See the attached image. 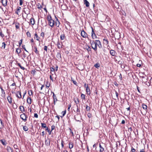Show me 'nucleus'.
<instances>
[{
  "label": "nucleus",
  "instance_id": "nucleus-1",
  "mask_svg": "<svg viewBox=\"0 0 152 152\" xmlns=\"http://www.w3.org/2000/svg\"><path fill=\"white\" fill-rule=\"evenodd\" d=\"M47 20L48 21V24L51 27H53L55 25V21L53 20L50 15L47 16Z\"/></svg>",
  "mask_w": 152,
  "mask_h": 152
},
{
  "label": "nucleus",
  "instance_id": "nucleus-2",
  "mask_svg": "<svg viewBox=\"0 0 152 152\" xmlns=\"http://www.w3.org/2000/svg\"><path fill=\"white\" fill-rule=\"evenodd\" d=\"M95 44H94V47H93V49L95 51L97 50V46L101 48H102V45L100 41L99 40H96L95 41Z\"/></svg>",
  "mask_w": 152,
  "mask_h": 152
},
{
  "label": "nucleus",
  "instance_id": "nucleus-3",
  "mask_svg": "<svg viewBox=\"0 0 152 152\" xmlns=\"http://www.w3.org/2000/svg\"><path fill=\"white\" fill-rule=\"evenodd\" d=\"M20 117L23 121L25 122L26 121L27 118L28 117L25 113H23V114L20 115Z\"/></svg>",
  "mask_w": 152,
  "mask_h": 152
},
{
  "label": "nucleus",
  "instance_id": "nucleus-4",
  "mask_svg": "<svg viewBox=\"0 0 152 152\" xmlns=\"http://www.w3.org/2000/svg\"><path fill=\"white\" fill-rule=\"evenodd\" d=\"M81 35L83 38H88V34L84 30L81 31Z\"/></svg>",
  "mask_w": 152,
  "mask_h": 152
},
{
  "label": "nucleus",
  "instance_id": "nucleus-5",
  "mask_svg": "<svg viewBox=\"0 0 152 152\" xmlns=\"http://www.w3.org/2000/svg\"><path fill=\"white\" fill-rule=\"evenodd\" d=\"M55 17L56 18V20L55 21V23L56 26L57 27H59L60 23L59 21L58 20V18L56 16H55Z\"/></svg>",
  "mask_w": 152,
  "mask_h": 152
},
{
  "label": "nucleus",
  "instance_id": "nucleus-6",
  "mask_svg": "<svg viewBox=\"0 0 152 152\" xmlns=\"http://www.w3.org/2000/svg\"><path fill=\"white\" fill-rule=\"evenodd\" d=\"M91 37L92 39H94L97 38V36L94 32L93 28H92Z\"/></svg>",
  "mask_w": 152,
  "mask_h": 152
},
{
  "label": "nucleus",
  "instance_id": "nucleus-7",
  "mask_svg": "<svg viewBox=\"0 0 152 152\" xmlns=\"http://www.w3.org/2000/svg\"><path fill=\"white\" fill-rule=\"evenodd\" d=\"M7 0H1V2L4 7L7 6Z\"/></svg>",
  "mask_w": 152,
  "mask_h": 152
},
{
  "label": "nucleus",
  "instance_id": "nucleus-8",
  "mask_svg": "<svg viewBox=\"0 0 152 152\" xmlns=\"http://www.w3.org/2000/svg\"><path fill=\"white\" fill-rule=\"evenodd\" d=\"M24 9L26 10H24L23 12L25 14L27 15L30 14L29 9L28 8H24Z\"/></svg>",
  "mask_w": 152,
  "mask_h": 152
},
{
  "label": "nucleus",
  "instance_id": "nucleus-9",
  "mask_svg": "<svg viewBox=\"0 0 152 152\" xmlns=\"http://www.w3.org/2000/svg\"><path fill=\"white\" fill-rule=\"evenodd\" d=\"M16 95L17 97H18L19 98H21L22 97L21 95V93L20 91H18L17 92L16 94Z\"/></svg>",
  "mask_w": 152,
  "mask_h": 152
},
{
  "label": "nucleus",
  "instance_id": "nucleus-10",
  "mask_svg": "<svg viewBox=\"0 0 152 152\" xmlns=\"http://www.w3.org/2000/svg\"><path fill=\"white\" fill-rule=\"evenodd\" d=\"M86 91L87 94L90 95L91 93L90 90L89 88L88 87V84H87Z\"/></svg>",
  "mask_w": 152,
  "mask_h": 152
},
{
  "label": "nucleus",
  "instance_id": "nucleus-11",
  "mask_svg": "<svg viewBox=\"0 0 152 152\" xmlns=\"http://www.w3.org/2000/svg\"><path fill=\"white\" fill-rule=\"evenodd\" d=\"M84 3L87 7H89V3L87 0H84Z\"/></svg>",
  "mask_w": 152,
  "mask_h": 152
},
{
  "label": "nucleus",
  "instance_id": "nucleus-12",
  "mask_svg": "<svg viewBox=\"0 0 152 152\" xmlns=\"http://www.w3.org/2000/svg\"><path fill=\"white\" fill-rule=\"evenodd\" d=\"M103 42L104 44L107 45L109 43V41L107 38H104L103 39Z\"/></svg>",
  "mask_w": 152,
  "mask_h": 152
},
{
  "label": "nucleus",
  "instance_id": "nucleus-13",
  "mask_svg": "<svg viewBox=\"0 0 152 152\" xmlns=\"http://www.w3.org/2000/svg\"><path fill=\"white\" fill-rule=\"evenodd\" d=\"M90 42L91 44V47L93 49V47H94V44H95V41L94 40H90Z\"/></svg>",
  "mask_w": 152,
  "mask_h": 152
},
{
  "label": "nucleus",
  "instance_id": "nucleus-14",
  "mask_svg": "<svg viewBox=\"0 0 152 152\" xmlns=\"http://www.w3.org/2000/svg\"><path fill=\"white\" fill-rule=\"evenodd\" d=\"M30 23L32 25H33L35 23V20L34 18H31L30 19Z\"/></svg>",
  "mask_w": 152,
  "mask_h": 152
},
{
  "label": "nucleus",
  "instance_id": "nucleus-15",
  "mask_svg": "<svg viewBox=\"0 0 152 152\" xmlns=\"http://www.w3.org/2000/svg\"><path fill=\"white\" fill-rule=\"evenodd\" d=\"M99 147L100 148L99 151L100 152H103L104 151V148L101 145V144L99 143Z\"/></svg>",
  "mask_w": 152,
  "mask_h": 152
},
{
  "label": "nucleus",
  "instance_id": "nucleus-16",
  "mask_svg": "<svg viewBox=\"0 0 152 152\" xmlns=\"http://www.w3.org/2000/svg\"><path fill=\"white\" fill-rule=\"evenodd\" d=\"M27 103L29 104H31V97H28L27 99Z\"/></svg>",
  "mask_w": 152,
  "mask_h": 152
},
{
  "label": "nucleus",
  "instance_id": "nucleus-17",
  "mask_svg": "<svg viewBox=\"0 0 152 152\" xmlns=\"http://www.w3.org/2000/svg\"><path fill=\"white\" fill-rule=\"evenodd\" d=\"M69 149H72V148H73V143L71 142H70L69 143Z\"/></svg>",
  "mask_w": 152,
  "mask_h": 152
},
{
  "label": "nucleus",
  "instance_id": "nucleus-18",
  "mask_svg": "<svg viewBox=\"0 0 152 152\" xmlns=\"http://www.w3.org/2000/svg\"><path fill=\"white\" fill-rule=\"evenodd\" d=\"M45 144L47 146H49L50 145V140L48 139L45 141Z\"/></svg>",
  "mask_w": 152,
  "mask_h": 152
},
{
  "label": "nucleus",
  "instance_id": "nucleus-19",
  "mask_svg": "<svg viewBox=\"0 0 152 152\" xmlns=\"http://www.w3.org/2000/svg\"><path fill=\"white\" fill-rule=\"evenodd\" d=\"M115 51L113 50H111L110 51V53L112 56H115Z\"/></svg>",
  "mask_w": 152,
  "mask_h": 152
},
{
  "label": "nucleus",
  "instance_id": "nucleus-20",
  "mask_svg": "<svg viewBox=\"0 0 152 152\" xmlns=\"http://www.w3.org/2000/svg\"><path fill=\"white\" fill-rule=\"evenodd\" d=\"M56 57L58 59H61V55L60 52L57 53L56 55Z\"/></svg>",
  "mask_w": 152,
  "mask_h": 152
},
{
  "label": "nucleus",
  "instance_id": "nucleus-21",
  "mask_svg": "<svg viewBox=\"0 0 152 152\" xmlns=\"http://www.w3.org/2000/svg\"><path fill=\"white\" fill-rule=\"evenodd\" d=\"M142 108L144 110H146L147 108V106L146 104H145L144 103H142Z\"/></svg>",
  "mask_w": 152,
  "mask_h": 152
},
{
  "label": "nucleus",
  "instance_id": "nucleus-22",
  "mask_svg": "<svg viewBox=\"0 0 152 152\" xmlns=\"http://www.w3.org/2000/svg\"><path fill=\"white\" fill-rule=\"evenodd\" d=\"M20 110L22 112L25 111V109L24 107L23 106H20L19 107Z\"/></svg>",
  "mask_w": 152,
  "mask_h": 152
},
{
  "label": "nucleus",
  "instance_id": "nucleus-23",
  "mask_svg": "<svg viewBox=\"0 0 152 152\" xmlns=\"http://www.w3.org/2000/svg\"><path fill=\"white\" fill-rule=\"evenodd\" d=\"M21 8L20 7H18L17 10L15 12L16 14L18 15V13L20 12V10L21 9Z\"/></svg>",
  "mask_w": 152,
  "mask_h": 152
},
{
  "label": "nucleus",
  "instance_id": "nucleus-24",
  "mask_svg": "<svg viewBox=\"0 0 152 152\" xmlns=\"http://www.w3.org/2000/svg\"><path fill=\"white\" fill-rule=\"evenodd\" d=\"M78 116H77L76 115L74 116V118L75 120L77 121H80V118L77 117Z\"/></svg>",
  "mask_w": 152,
  "mask_h": 152
},
{
  "label": "nucleus",
  "instance_id": "nucleus-25",
  "mask_svg": "<svg viewBox=\"0 0 152 152\" xmlns=\"http://www.w3.org/2000/svg\"><path fill=\"white\" fill-rule=\"evenodd\" d=\"M7 150L8 152H12V149L10 146H7Z\"/></svg>",
  "mask_w": 152,
  "mask_h": 152
},
{
  "label": "nucleus",
  "instance_id": "nucleus-26",
  "mask_svg": "<svg viewBox=\"0 0 152 152\" xmlns=\"http://www.w3.org/2000/svg\"><path fill=\"white\" fill-rule=\"evenodd\" d=\"M12 97L9 96L7 97V100L10 103H12Z\"/></svg>",
  "mask_w": 152,
  "mask_h": 152
},
{
  "label": "nucleus",
  "instance_id": "nucleus-27",
  "mask_svg": "<svg viewBox=\"0 0 152 152\" xmlns=\"http://www.w3.org/2000/svg\"><path fill=\"white\" fill-rule=\"evenodd\" d=\"M4 127V124L0 119V129H2Z\"/></svg>",
  "mask_w": 152,
  "mask_h": 152
},
{
  "label": "nucleus",
  "instance_id": "nucleus-28",
  "mask_svg": "<svg viewBox=\"0 0 152 152\" xmlns=\"http://www.w3.org/2000/svg\"><path fill=\"white\" fill-rule=\"evenodd\" d=\"M77 109L76 110L77 116H79V114H80V111L78 108V106L77 105Z\"/></svg>",
  "mask_w": 152,
  "mask_h": 152
},
{
  "label": "nucleus",
  "instance_id": "nucleus-29",
  "mask_svg": "<svg viewBox=\"0 0 152 152\" xmlns=\"http://www.w3.org/2000/svg\"><path fill=\"white\" fill-rule=\"evenodd\" d=\"M41 127H42V128H48V127H47L46 126V124H45V123H41Z\"/></svg>",
  "mask_w": 152,
  "mask_h": 152
},
{
  "label": "nucleus",
  "instance_id": "nucleus-30",
  "mask_svg": "<svg viewBox=\"0 0 152 152\" xmlns=\"http://www.w3.org/2000/svg\"><path fill=\"white\" fill-rule=\"evenodd\" d=\"M34 36V38H36L37 40L39 41V37H38L37 33L35 34Z\"/></svg>",
  "mask_w": 152,
  "mask_h": 152
},
{
  "label": "nucleus",
  "instance_id": "nucleus-31",
  "mask_svg": "<svg viewBox=\"0 0 152 152\" xmlns=\"http://www.w3.org/2000/svg\"><path fill=\"white\" fill-rule=\"evenodd\" d=\"M57 46L58 48L59 49L62 48L61 45V44L60 43L58 42H57Z\"/></svg>",
  "mask_w": 152,
  "mask_h": 152
},
{
  "label": "nucleus",
  "instance_id": "nucleus-32",
  "mask_svg": "<svg viewBox=\"0 0 152 152\" xmlns=\"http://www.w3.org/2000/svg\"><path fill=\"white\" fill-rule=\"evenodd\" d=\"M94 66L97 69H98L100 67V64L99 63H97L94 65Z\"/></svg>",
  "mask_w": 152,
  "mask_h": 152
},
{
  "label": "nucleus",
  "instance_id": "nucleus-33",
  "mask_svg": "<svg viewBox=\"0 0 152 152\" xmlns=\"http://www.w3.org/2000/svg\"><path fill=\"white\" fill-rule=\"evenodd\" d=\"M60 38L61 40H64L65 38V35L64 34H61L60 36Z\"/></svg>",
  "mask_w": 152,
  "mask_h": 152
},
{
  "label": "nucleus",
  "instance_id": "nucleus-34",
  "mask_svg": "<svg viewBox=\"0 0 152 152\" xmlns=\"http://www.w3.org/2000/svg\"><path fill=\"white\" fill-rule=\"evenodd\" d=\"M17 65L19 66L20 68L22 69V70H24L25 69V68H24V67H23L21 65V64L19 63H18L17 64Z\"/></svg>",
  "mask_w": 152,
  "mask_h": 152
},
{
  "label": "nucleus",
  "instance_id": "nucleus-35",
  "mask_svg": "<svg viewBox=\"0 0 152 152\" xmlns=\"http://www.w3.org/2000/svg\"><path fill=\"white\" fill-rule=\"evenodd\" d=\"M45 130L47 131L48 132L49 135H50L51 134L52 131H50V129H49L48 127L45 129Z\"/></svg>",
  "mask_w": 152,
  "mask_h": 152
},
{
  "label": "nucleus",
  "instance_id": "nucleus-36",
  "mask_svg": "<svg viewBox=\"0 0 152 152\" xmlns=\"http://www.w3.org/2000/svg\"><path fill=\"white\" fill-rule=\"evenodd\" d=\"M21 50L19 48L16 49V52L18 54H19L21 52Z\"/></svg>",
  "mask_w": 152,
  "mask_h": 152
},
{
  "label": "nucleus",
  "instance_id": "nucleus-37",
  "mask_svg": "<svg viewBox=\"0 0 152 152\" xmlns=\"http://www.w3.org/2000/svg\"><path fill=\"white\" fill-rule=\"evenodd\" d=\"M34 48V49L35 50H34V51L35 52L37 53V54H38L39 53V51L37 50V48L36 47V46H35Z\"/></svg>",
  "mask_w": 152,
  "mask_h": 152
},
{
  "label": "nucleus",
  "instance_id": "nucleus-38",
  "mask_svg": "<svg viewBox=\"0 0 152 152\" xmlns=\"http://www.w3.org/2000/svg\"><path fill=\"white\" fill-rule=\"evenodd\" d=\"M37 8L40 10L42 8V6L39 3H38L37 5Z\"/></svg>",
  "mask_w": 152,
  "mask_h": 152
},
{
  "label": "nucleus",
  "instance_id": "nucleus-39",
  "mask_svg": "<svg viewBox=\"0 0 152 152\" xmlns=\"http://www.w3.org/2000/svg\"><path fill=\"white\" fill-rule=\"evenodd\" d=\"M23 130L25 131H27L28 130V128L26 126H23Z\"/></svg>",
  "mask_w": 152,
  "mask_h": 152
},
{
  "label": "nucleus",
  "instance_id": "nucleus-40",
  "mask_svg": "<svg viewBox=\"0 0 152 152\" xmlns=\"http://www.w3.org/2000/svg\"><path fill=\"white\" fill-rule=\"evenodd\" d=\"M50 86V83H48V82L47 81L46 82V84L45 86L46 88H49V87Z\"/></svg>",
  "mask_w": 152,
  "mask_h": 152
},
{
  "label": "nucleus",
  "instance_id": "nucleus-41",
  "mask_svg": "<svg viewBox=\"0 0 152 152\" xmlns=\"http://www.w3.org/2000/svg\"><path fill=\"white\" fill-rule=\"evenodd\" d=\"M28 94L30 96H31L32 95V91L31 90H29L28 91Z\"/></svg>",
  "mask_w": 152,
  "mask_h": 152
},
{
  "label": "nucleus",
  "instance_id": "nucleus-42",
  "mask_svg": "<svg viewBox=\"0 0 152 152\" xmlns=\"http://www.w3.org/2000/svg\"><path fill=\"white\" fill-rule=\"evenodd\" d=\"M0 142H1V143H2V144L5 145H6V144L5 143V140H0Z\"/></svg>",
  "mask_w": 152,
  "mask_h": 152
},
{
  "label": "nucleus",
  "instance_id": "nucleus-43",
  "mask_svg": "<svg viewBox=\"0 0 152 152\" xmlns=\"http://www.w3.org/2000/svg\"><path fill=\"white\" fill-rule=\"evenodd\" d=\"M6 46V44L4 42H3L2 43V46L1 47V48H3L4 49L5 48V47Z\"/></svg>",
  "mask_w": 152,
  "mask_h": 152
},
{
  "label": "nucleus",
  "instance_id": "nucleus-44",
  "mask_svg": "<svg viewBox=\"0 0 152 152\" xmlns=\"http://www.w3.org/2000/svg\"><path fill=\"white\" fill-rule=\"evenodd\" d=\"M53 98L54 100H56V101H57V99L56 98V96L55 95L54 93H53Z\"/></svg>",
  "mask_w": 152,
  "mask_h": 152
},
{
  "label": "nucleus",
  "instance_id": "nucleus-45",
  "mask_svg": "<svg viewBox=\"0 0 152 152\" xmlns=\"http://www.w3.org/2000/svg\"><path fill=\"white\" fill-rule=\"evenodd\" d=\"M86 49L89 52L91 51V48L89 46L87 47L86 48Z\"/></svg>",
  "mask_w": 152,
  "mask_h": 152
},
{
  "label": "nucleus",
  "instance_id": "nucleus-46",
  "mask_svg": "<svg viewBox=\"0 0 152 152\" xmlns=\"http://www.w3.org/2000/svg\"><path fill=\"white\" fill-rule=\"evenodd\" d=\"M26 34L28 37H31V34L30 32L29 31H28L26 33Z\"/></svg>",
  "mask_w": 152,
  "mask_h": 152
},
{
  "label": "nucleus",
  "instance_id": "nucleus-47",
  "mask_svg": "<svg viewBox=\"0 0 152 152\" xmlns=\"http://www.w3.org/2000/svg\"><path fill=\"white\" fill-rule=\"evenodd\" d=\"M85 95L83 94H81V97L82 99H83L84 100L85 99Z\"/></svg>",
  "mask_w": 152,
  "mask_h": 152
},
{
  "label": "nucleus",
  "instance_id": "nucleus-48",
  "mask_svg": "<svg viewBox=\"0 0 152 152\" xmlns=\"http://www.w3.org/2000/svg\"><path fill=\"white\" fill-rule=\"evenodd\" d=\"M87 116L89 118H91L92 117V115L90 113H88L87 114Z\"/></svg>",
  "mask_w": 152,
  "mask_h": 152
},
{
  "label": "nucleus",
  "instance_id": "nucleus-49",
  "mask_svg": "<svg viewBox=\"0 0 152 152\" xmlns=\"http://www.w3.org/2000/svg\"><path fill=\"white\" fill-rule=\"evenodd\" d=\"M86 108V109L87 111H90V107L89 106H88V105H87Z\"/></svg>",
  "mask_w": 152,
  "mask_h": 152
},
{
  "label": "nucleus",
  "instance_id": "nucleus-50",
  "mask_svg": "<svg viewBox=\"0 0 152 152\" xmlns=\"http://www.w3.org/2000/svg\"><path fill=\"white\" fill-rule=\"evenodd\" d=\"M19 23H17L16 24L15 27L16 28L18 29V28H19Z\"/></svg>",
  "mask_w": 152,
  "mask_h": 152
},
{
  "label": "nucleus",
  "instance_id": "nucleus-51",
  "mask_svg": "<svg viewBox=\"0 0 152 152\" xmlns=\"http://www.w3.org/2000/svg\"><path fill=\"white\" fill-rule=\"evenodd\" d=\"M26 54L24 52H23V58H22L23 59V58H25L26 57Z\"/></svg>",
  "mask_w": 152,
  "mask_h": 152
},
{
  "label": "nucleus",
  "instance_id": "nucleus-52",
  "mask_svg": "<svg viewBox=\"0 0 152 152\" xmlns=\"http://www.w3.org/2000/svg\"><path fill=\"white\" fill-rule=\"evenodd\" d=\"M61 113L62 114L63 116H64L66 113V110L63 111Z\"/></svg>",
  "mask_w": 152,
  "mask_h": 152
},
{
  "label": "nucleus",
  "instance_id": "nucleus-53",
  "mask_svg": "<svg viewBox=\"0 0 152 152\" xmlns=\"http://www.w3.org/2000/svg\"><path fill=\"white\" fill-rule=\"evenodd\" d=\"M128 131L130 132H131L132 131V128L131 127H130L128 128Z\"/></svg>",
  "mask_w": 152,
  "mask_h": 152
},
{
  "label": "nucleus",
  "instance_id": "nucleus-54",
  "mask_svg": "<svg viewBox=\"0 0 152 152\" xmlns=\"http://www.w3.org/2000/svg\"><path fill=\"white\" fill-rule=\"evenodd\" d=\"M44 49L46 51V52H47V47L46 46H44Z\"/></svg>",
  "mask_w": 152,
  "mask_h": 152
},
{
  "label": "nucleus",
  "instance_id": "nucleus-55",
  "mask_svg": "<svg viewBox=\"0 0 152 152\" xmlns=\"http://www.w3.org/2000/svg\"><path fill=\"white\" fill-rule=\"evenodd\" d=\"M0 36L2 37H3L4 36V35L3 34H2V32L1 31H0Z\"/></svg>",
  "mask_w": 152,
  "mask_h": 152
},
{
  "label": "nucleus",
  "instance_id": "nucleus-56",
  "mask_svg": "<svg viewBox=\"0 0 152 152\" xmlns=\"http://www.w3.org/2000/svg\"><path fill=\"white\" fill-rule=\"evenodd\" d=\"M115 94H116V97L117 98V99H118L119 98H118V92L116 91H115Z\"/></svg>",
  "mask_w": 152,
  "mask_h": 152
},
{
  "label": "nucleus",
  "instance_id": "nucleus-57",
  "mask_svg": "<svg viewBox=\"0 0 152 152\" xmlns=\"http://www.w3.org/2000/svg\"><path fill=\"white\" fill-rule=\"evenodd\" d=\"M22 41H23L22 39H21L20 40L19 42V44L20 46L21 45V44H22Z\"/></svg>",
  "mask_w": 152,
  "mask_h": 152
},
{
  "label": "nucleus",
  "instance_id": "nucleus-58",
  "mask_svg": "<svg viewBox=\"0 0 152 152\" xmlns=\"http://www.w3.org/2000/svg\"><path fill=\"white\" fill-rule=\"evenodd\" d=\"M131 151H132V152H136V151L135 150L133 147H132L131 148Z\"/></svg>",
  "mask_w": 152,
  "mask_h": 152
},
{
  "label": "nucleus",
  "instance_id": "nucleus-59",
  "mask_svg": "<svg viewBox=\"0 0 152 152\" xmlns=\"http://www.w3.org/2000/svg\"><path fill=\"white\" fill-rule=\"evenodd\" d=\"M55 126L54 125H52L51 126V131H52V130H53L55 129Z\"/></svg>",
  "mask_w": 152,
  "mask_h": 152
},
{
  "label": "nucleus",
  "instance_id": "nucleus-60",
  "mask_svg": "<svg viewBox=\"0 0 152 152\" xmlns=\"http://www.w3.org/2000/svg\"><path fill=\"white\" fill-rule=\"evenodd\" d=\"M50 68V70L51 71H52V72L54 71L55 69L53 68L52 67H51Z\"/></svg>",
  "mask_w": 152,
  "mask_h": 152
},
{
  "label": "nucleus",
  "instance_id": "nucleus-61",
  "mask_svg": "<svg viewBox=\"0 0 152 152\" xmlns=\"http://www.w3.org/2000/svg\"><path fill=\"white\" fill-rule=\"evenodd\" d=\"M40 35L41 36L43 37L44 36V33L43 32H42L41 34Z\"/></svg>",
  "mask_w": 152,
  "mask_h": 152
},
{
  "label": "nucleus",
  "instance_id": "nucleus-62",
  "mask_svg": "<svg viewBox=\"0 0 152 152\" xmlns=\"http://www.w3.org/2000/svg\"><path fill=\"white\" fill-rule=\"evenodd\" d=\"M20 1V5H21L23 4V1L22 0H19Z\"/></svg>",
  "mask_w": 152,
  "mask_h": 152
},
{
  "label": "nucleus",
  "instance_id": "nucleus-63",
  "mask_svg": "<svg viewBox=\"0 0 152 152\" xmlns=\"http://www.w3.org/2000/svg\"><path fill=\"white\" fill-rule=\"evenodd\" d=\"M34 116L36 118H37L38 117V115L37 113H34Z\"/></svg>",
  "mask_w": 152,
  "mask_h": 152
},
{
  "label": "nucleus",
  "instance_id": "nucleus-64",
  "mask_svg": "<svg viewBox=\"0 0 152 152\" xmlns=\"http://www.w3.org/2000/svg\"><path fill=\"white\" fill-rule=\"evenodd\" d=\"M145 150L144 149H142L140 150V152H144Z\"/></svg>",
  "mask_w": 152,
  "mask_h": 152
}]
</instances>
